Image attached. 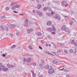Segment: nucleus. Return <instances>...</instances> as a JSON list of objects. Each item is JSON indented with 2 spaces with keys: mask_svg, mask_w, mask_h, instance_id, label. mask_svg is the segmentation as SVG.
Masks as SVG:
<instances>
[{
  "mask_svg": "<svg viewBox=\"0 0 77 77\" xmlns=\"http://www.w3.org/2000/svg\"><path fill=\"white\" fill-rule=\"evenodd\" d=\"M65 6L66 7H67V6H68V4H66V5H65Z\"/></svg>",
  "mask_w": 77,
  "mask_h": 77,
  "instance_id": "58",
  "label": "nucleus"
},
{
  "mask_svg": "<svg viewBox=\"0 0 77 77\" xmlns=\"http://www.w3.org/2000/svg\"><path fill=\"white\" fill-rule=\"evenodd\" d=\"M28 47L29 49V50H33V48H32V46L29 45H28Z\"/></svg>",
  "mask_w": 77,
  "mask_h": 77,
  "instance_id": "14",
  "label": "nucleus"
},
{
  "mask_svg": "<svg viewBox=\"0 0 77 77\" xmlns=\"http://www.w3.org/2000/svg\"><path fill=\"white\" fill-rule=\"evenodd\" d=\"M51 56H54V55L53 54H51Z\"/></svg>",
  "mask_w": 77,
  "mask_h": 77,
  "instance_id": "64",
  "label": "nucleus"
},
{
  "mask_svg": "<svg viewBox=\"0 0 77 77\" xmlns=\"http://www.w3.org/2000/svg\"><path fill=\"white\" fill-rule=\"evenodd\" d=\"M45 69H48L50 67H49V66H45Z\"/></svg>",
  "mask_w": 77,
  "mask_h": 77,
  "instance_id": "15",
  "label": "nucleus"
},
{
  "mask_svg": "<svg viewBox=\"0 0 77 77\" xmlns=\"http://www.w3.org/2000/svg\"><path fill=\"white\" fill-rule=\"evenodd\" d=\"M2 56H3V57H5V56H6V54H3Z\"/></svg>",
  "mask_w": 77,
  "mask_h": 77,
  "instance_id": "48",
  "label": "nucleus"
},
{
  "mask_svg": "<svg viewBox=\"0 0 77 77\" xmlns=\"http://www.w3.org/2000/svg\"><path fill=\"white\" fill-rule=\"evenodd\" d=\"M48 8H49V7H47L46 8H44L43 9V11H47L48 9Z\"/></svg>",
  "mask_w": 77,
  "mask_h": 77,
  "instance_id": "12",
  "label": "nucleus"
},
{
  "mask_svg": "<svg viewBox=\"0 0 77 77\" xmlns=\"http://www.w3.org/2000/svg\"><path fill=\"white\" fill-rule=\"evenodd\" d=\"M45 42V41L44 40H41V43H42V44H44V42Z\"/></svg>",
  "mask_w": 77,
  "mask_h": 77,
  "instance_id": "30",
  "label": "nucleus"
},
{
  "mask_svg": "<svg viewBox=\"0 0 77 77\" xmlns=\"http://www.w3.org/2000/svg\"><path fill=\"white\" fill-rule=\"evenodd\" d=\"M33 76L34 77H36V74L34 73L33 74H32Z\"/></svg>",
  "mask_w": 77,
  "mask_h": 77,
  "instance_id": "43",
  "label": "nucleus"
},
{
  "mask_svg": "<svg viewBox=\"0 0 77 77\" xmlns=\"http://www.w3.org/2000/svg\"><path fill=\"white\" fill-rule=\"evenodd\" d=\"M11 67H15V65H11Z\"/></svg>",
  "mask_w": 77,
  "mask_h": 77,
  "instance_id": "37",
  "label": "nucleus"
},
{
  "mask_svg": "<svg viewBox=\"0 0 77 77\" xmlns=\"http://www.w3.org/2000/svg\"><path fill=\"white\" fill-rule=\"evenodd\" d=\"M16 35H17L18 36V35H19V32H17L16 33Z\"/></svg>",
  "mask_w": 77,
  "mask_h": 77,
  "instance_id": "53",
  "label": "nucleus"
},
{
  "mask_svg": "<svg viewBox=\"0 0 77 77\" xmlns=\"http://www.w3.org/2000/svg\"><path fill=\"white\" fill-rule=\"evenodd\" d=\"M5 10L6 11H8V10H9V8L8 7H6L5 8Z\"/></svg>",
  "mask_w": 77,
  "mask_h": 77,
  "instance_id": "32",
  "label": "nucleus"
},
{
  "mask_svg": "<svg viewBox=\"0 0 77 77\" xmlns=\"http://www.w3.org/2000/svg\"><path fill=\"white\" fill-rule=\"evenodd\" d=\"M33 13H35V12H36L35 11V10H33Z\"/></svg>",
  "mask_w": 77,
  "mask_h": 77,
  "instance_id": "57",
  "label": "nucleus"
},
{
  "mask_svg": "<svg viewBox=\"0 0 77 77\" xmlns=\"http://www.w3.org/2000/svg\"><path fill=\"white\" fill-rule=\"evenodd\" d=\"M16 26H15V25H14L12 24L11 26V27H12V28H15Z\"/></svg>",
  "mask_w": 77,
  "mask_h": 77,
  "instance_id": "27",
  "label": "nucleus"
},
{
  "mask_svg": "<svg viewBox=\"0 0 77 77\" xmlns=\"http://www.w3.org/2000/svg\"><path fill=\"white\" fill-rule=\"evenodd\" d=\"M27 33H29V34L31 33V32H30V29H27Z\"/></svg>",
  "mask_w": 77,
  "mask_h": 77,
  "instance_id": "22",
  "label": "nucleus"
},
{
  "mask_svg": "<svg viewBox=\"0 0 77 77\" xmlns=\"http://www.w3.org/2000/svg\"><path fill=\"white\" fill-rule=\"evenodd\" d=\"M32 74H34V72L33 71H32Z\"/></svg>",
  "mask_w": 77,
  "mask_h": 77,
  "instance_id": "62",
  "label": "nucleus"
},
{
  "mask_svg": "<svg viewBox=\"0 0 77 77\" xmlns=\"http://www.w3.org/2000/svg\"><path fill=\"white\" fill-rule=\"evenodd\" d=\"M73 51H74V50L72 49H70L69 51L70 53H73Z\"/></svg>",
  "mask_w": 77,
  "mask_h": 77,
  "instance_id": "23",
  "label": "nucleus"
},
{
  "mask_svg": "<svg viewBox=\"0 0 77 77\" xmlns=\"http://www.w3.org/2000/svg\"><path fill=\"white\" fill-rule=\"evenodd\" d=\"M37 14L38 15H39V16H40V17H41L42 16V12H40L39 11H37Z\"/></svg>",
  "mask_w": 77,
  "mask_h": 77,
  "instance_id": "7",
  "label": "nucleus"
},
{
  "mask_svg": "<svg viewBox=\"0 0 77 77\" xmlns=\"http://www.w3.org/2000/svg\"><path fill=\"white\" fill-rule=\"evenodd\" d=\"M52 63H54V64H56V63H58V62L56 60H54L53 61Z\"/></svg>",
  "mask_w": 77,
  "mask_h": 77,
  "instance_id": "17",
  "label": "nucleus"
},
{
  "mask_svg": "<svg viewBox=\"0 0 77 77\" xmlns=\"http://www.w3.org/2000/svg\"><path fill=\"white\" fill-rule=\"evenodd\" d=\"M64 51L66 54H68V52L66 50H64Z\"/></svg>",
  "mask_w": 77,
  "mask_h": 77,
  "instance_id": "24",
  "label": "nucleus"
},
{
  "mask_svg": "<svg viewBox=\"0 0 77 77\" xmlns=\"http://www.w3.org/2000/svg\"><path fill=\"white\" fill-rule=\"evenodd\" d=\"M6 30H7V31H8V27H6Z\"/></svg>",
  "mask_w": 77,
  "mask_h": 77,
  "instance_id": "52",
  "label": "nucleus"
},
{
  "mask_svg": "<svg viewBox=\"0 0 77 77\" xmlns=\"http://www.w3.org/2000/svg\"><path fill=\"white\" fill-rule=\"evenodd\" d=\"M37 9H39L41 7H42V6L41 5L39 4L37 5Z\"/></svg>",
  "mask_w": 77,
  "mask_h": 77,
  "instance_id": "16",
  "label": "nucleus"
},
{
  "mask_svg": "<svg viewBox=\"0 0 77 77\" xmlns=\"http://www.w3.org/2000/svg\"><path fill=\"white\" fill-rule=\"evenodd\" d=\"M38 47L40 49H41V50H42V48L41 47L39 46Z\"/></svg>",
  "mask_w": 77,
  "mask_h": 77,
  "instance_id": "42",
  "label": "nucleus"
},
{
  "mask_svg": "<svg viewBox=\"0 0 77 77\" xmlns=\"http://www.w3.org/2000/svg\"><path fill=\"white\" fill-rule=\"evenodd\" d=\"M4 69H3V71H5H5H8V68H3Z\"/></svg>",
  "mask_w": 77,
  "mask_h": 77,
  "instance_id": "18",
  "label": "nucleus"
},
{
  "mask_svg": "<svg viewBox=\"0 0 77 77\" xmlns=\"http://www.w3.org/2000/svg\"><path fill=\"white\" fill-rule=\"evenodd\" d=\"M7 66H8V68H11V65H10L9 64H7Z\"/></svg>",
  "mask_w": 77,
  "mask_h": 77,
  "instance_id": "31",
  "label": "nucleus"
},
{
  "mask_svg": "<svg viewBox=\"0 0 77 77\" xmlns=\"http://www.w3.org/2000/svg\"><path fill=\"white\" fill-rule=\"evenodd\" d=\"M10 35H11V36H13V35H12V34H10Z\"/></svg>",
  "mask_w": 77,
  "mask_h": 77,
  "instance_id": "61",
  "label": "nucleus"
},
{
  "mask_svg": "<svg viewBox=\"0 0 77 77\" xmlns=\"http://www.w3.org/2000/svg\"><path fill=\"white\" fill-rule=\"evenodd\" d=\"M48 38L49 39H51V37L50 35L48 36Z\"/></svg>",
  "mask_w": 77,
  "mask_h": 77,
  "instance_id": "38",
  "label": "nucleus"
},
{
  "mask_svg": "<svg viewBox=\"0 0 77 77\" xmlns=\"http://www.w3.org/2000/svg\"><path fill=\"white\" fill-rule=\"evenodd\" d=\"M60 46H61V47H63L64 46V44L62 43H60Z\"/></svg>",
  "mask_w": 77,
  "mask_h": 77,
  "instance_id": "34",
  "label": "nucleus"
},
{
  "mask_svg": "<svg viewBox=\"0 0 77 77\" xmlns=\"http://www.w3.org/2000/svg\"><path fill=\"white\" fill-rule=\"evenodd\" d=\"M48 71L49 74H51L52 73H54L55 72V70L53 68V67L52 66H51L50 69H49Z\"/></svg>",
  "mask_w": 77,
  "mask_h": 77,
  "instance_id": "2",
  "label": "nucleus"
},
{
  "mask_svg": "<svg viewBox=\"0 0 77 77\" xmlns=\"http://www.w3.org/2000/svg\"><path fill=\"white\" fill-rule=\"evenodd\" d=\"M71 43L72 44H73V45H74V43H75V42H74V40H73L71 42Z\"/></svg>",
  "mask_w": 77,
  "mask_h": 77,
  "instance_id": "26",
  "label": "nucleus"
},
{
  "mask_svg": "<svg viewBox=\"0 0 77 77\" xmlns=\"http://www.w3.org/2000/svg\"><path fill=\"white\" fill-rule=\"evenodd\" d=\"M77 51H75V52H74V54H76V52Z\"/></svg>",
  "mask_w": 77,
  "mask_h": 77,
  "instance_id": "59",
  "label": "nucleus"
},
{
  "mask_svg": "<svg viewBox=\"0 0 77 77\" xmlns=\"http://www.w3.org/2000/svg\"><path fill=\"white\" fill-rule=\"evenodd\" d=\"M53 47L55 49H56V48H57L56 47V45H54Z\"/></svg>",
  "mask_w": 77,
  "mask_h": 77,
  "instance_id": "36",
  "label": "nucleus"
},
{
  "mask_svg": "<svg viewBox=\"0 0 77 77\" xmlns=\"http://www.w3.org/2000/svg\"><path fill=\"white\" fill-rule=\"evenodd\" d=\"M48 53H49V52H48V51H45V53H46V54H48Z\"/></svg>",
  "mask_w": 77,
  "mask_h": 77,
  "instance_id": "47",
  "label": "nucleus"
},
{
  "mask_svg": "<svg viewBox=\"0 0 77 77\" xmlns=\"http://www.w3.org/2000/svg\"><path fill=\"white\" fill-rule=\"evenodd\" d=\"M70 24H71V25H72V23H74V22H70L69 23Z\"/></svg>",
  "mask_w": 77,
  "mask_h": 77,
  "instance_id": "41",
  "label": "nucleus"
},
{
  "mask_svg": "<svg viewBox=\"0 0 77 77\" xmlns=\"http://www.w3.org/2000/svg\"><path fill=\"white\" fill-rule=\"evenodd\" d=\"M58 52H59V53H61V50H60V49H59Z\"/></svg>",
  "mask_w": 77,
  "mask_h": 77,
  "instance_id": "45",
  "label": "nucleus"
},
{
  "mask_svg": "<svg viewBox=\"0 0 77 77\" xmlns=\"http://www.w3.org/2000/svg\"><path fill=\"white\" fill-rule=\"evenodd\" d=\"M54 2L55 3H58V1H54Z\"/></svg>",
  "mask_w": 77,
  "mask_h": 77,
  "instance_id": "39",
  "label": "nucleus"
},
{
  "mask_svg": "<svg viewBox=\"0 0 77 77\" xmlns=\"http://www.w3.org/2000/svg\"><path fill=\"white\" fill-rule=\"evenodd\" d=\"M52 34H53V35H54L55 34V32H51Z\"/></svg>",
  "mask_w": 77,
  "mask_h": 77,
  "instance_id": "50",
  "label": "nucleus"
},
{
  "mask_svg": "<svg viewBox=\"0 0 77 77\" xmlns=\"http://www.w3.org/2000/svg\"><path fill=\"white\" fill-rule=\"evenodd\" d=\"M39 77H44L43 76L40 75L39 76Z\"/></svg>",
  "mask_w": 77,
  "mask_h": 77,
  "instance_id": "60",
  "label": "nucleus"
},
{
  "mask_svg": "<svg viewBox=\"0 0 77 77\" xmlns=\"http://www.w3.org/2000/svg\"><path fill=\"white\" fill-rule=\"evenodd\" d=\"M42 2H45V1H46V0H42Z\"/></svg>",
  "mask_w": 77,
  "mask_h": 77,
  "instance_id": "63",
  "label": "nucleus"
},
{
  "mask_svg": "<svg viewBox=\"0 0 77 77\" xmlns=\"http://www.w3.org/2000/svg\"><path fill=\"white\" fill-rule=\"evenodd\" d=\"M5 66L3 65V64L1 63H0V71L2 70V68H4Z\"/></svg>",
  "mask_w": 77,
  "mask_h": 77,
  "instance_id": "6",
  "label": "nucleus"
},
{
  "mask_svg": "<svg viewBox=\"0 0 77 77\" xmlns=\"http://www.w3.org/2000/svg\"><path fill=\"white\" fill-rule=\"evenodd\" d=\"M75 46L77 47V42H75L74 44Z\"/></svg>",
  "mask_w": 77,
  "mask_h": 77,
  "instance_id": "33",
  "label": "nucleus"
},
{
  "mask_svg": "<svg viewBox=\"0 0 77 77\" xmlns=\"http://www.w3.org/2000/svg\"><path fill=\"white\" fill-rule=\"evenodd\" d=\"M66 2H64V1L62 2V4H63V5H65V3Z\"/></svg>",
  "mask_w": 77,
  "mask_h": 77,
  "instance_id": "40",
  "label": "nucleus"
},
{
  "mask_svg": "<svg viewBox=\"0 0 77 77\" xmlns=\"http://www.w3.org/2000/svg\"><path fill=\"white\" fill-rule=\"evenodd\" d=\"M28 19L26 18L25 19L24 23V27H27L28 26Z\"/></svg>",
  "mask_w": 77,
  "mask_h": 77,
  "instance_id": "4",
  "label": "nucleus"
},
{
  "mask_svg": "<svg viewBox=\"0 0 77 77\" xmlns=\"http://www.w3.org/2000/svg\"><path fill=\"white\" fill-rule=\"evenodd\" d=\"M16 45H13V46L11 47V49H13L14 48H15L16 47Z\"/></svg>",
  "mask_w": 77,
  "mask_h": 77,
  "instance_id": "20",
  "label": "nucleus"
},
{
  "mask_svg": "<svg viewBox=\"0 0 77 77\" xmlns=\"http://www.w3.org/2000/svg\"><path fill=\"white\" fill-rule=\"evenodd\" d=\"M51 54V53H50V52H49L48 53V54H49V55H50L51 56V54Z\"/></svg>",
  "mask_w": 77,
  "mask_h": 77,
  "instance_id": "46",
  "label": "nucleus"
},
{
  "mask_svg": "<svg viewBox=\"0 0 77 77\" xmlns=\"http://www.w3.org/2000/svg\"><path fill=\"white\" fill-rule=\"evenodd\" d=\"M40 62H41V63L42 64H43V63H45V61H44V60H43V59L41 60H40Z\"/></svg>",
  "mask_w": 77,
  "mask_h": 77,
  "instance_id": "19",
  "label": "nucleus"
},
{
  "mask_svg": "<svg viewBox=\"0 0 77 77\" xmlns=\"http://www.w3.org/2000/svg\"><path fill=\"white\" fill-rule=\"evenodd\" d=\"M13 12H14V13H16V14H18V12L15 11H13Z\"/></svg>",
  "mask_w": 77,
  "mask_h": 77,
  "instance_id": "44",
  "label": "nucleus"
},
{
  "mask_svg": "<svg viewBox=\"0 0 77 77\" xmlns=\"http://www.w3.org/2000/svg\"><path fill=\"white\" fill-rule=\"evenodd\" d=\"M7 26H9V27H12V24H10V23H8L7 24Z\"/></svg>",
  "mask_w": 77,
  "mask_h": 77,
  "instance_id": "25",
  "label": "nucleus"
},
{
  "mask_svg": "<svg viewBox=\"0 0 77 77\" xmlns=\"http://www.w3.org/2000/svg\"><path fill=\"white\" fill-rule=\"evenodd\" d=\"M31 33H32V31H33V29L31 28L29 29Z\"/></svg>",
  "mask_w": 77,
  "mask_h": 77,
  "instance_id": "29",
  "label": "nucleus"
},
{
  "mask_svg": "<svg viewBox=\"0 0 77 77\" xmlns=\"http://www.w3.org/2000/svg\"><path fill=\"white\" fill-rule=\"evenodd\" d=\"M0 28L2 30H5V27L3 26L2 25H1L0 26Z\"/></svg>",
  "mask_w": 77,
  "mask_h": 77,
  "instance_id": "13",
  "label": "nucleus"
},
{
  "mask_svg": "<svg viewBox=\"0 0 77 77\" xmlns=\"http://www.w3.org/2000/svg\"><path fill=\"white\" fill-rule=\"evenodd\" d=\"M55 55H56L57 56V55H58V53H55Z\"/></svg>",
  "mask_w": 77,
  "mask_h": 77,
  "instance_id": "55",
  "label": "nucleus"
},
{
  "mask_svg": "<svg viewBox=\"0 0 77 77\" xmlns=\"http://www.w3.org/2000/svg\"><path fill=\"white\" fill-rule=\"evenodd\" d=\"M11 6H12L13 7L12 8V10H15V9L14 8H19L20 7L19 6V5L17 4H14V3H12L11 4Z\"/></svg>",
  "mask_w": 77,
  "mask_h": 77,
  "instance_id": "3",
  "label": "nucleus"
},
{
  "mask_svg": "<svg viewBox=\"0 0 77 77\" xmlns=\"http://www.w3.org/2000/svg\"><path fill=\"white\" fill-rule=\"evenodd\" d=\"M1 19H2V20H6V18L5 17V16H3L2 17Z\"/></svg>",
  "mask_w": 77,
  "mask_h": 77,
  "instance_id": "21",
  "label": "nucleus"
},
{
  "mask_svg": "<svg viewBox=\"0 0 77 77\" xmlns=\"http://www.w3.org/2000/svg\"><path fill=\"white\" fill-rule=\"evenodd\" d=\"M24 62H26H26H29L31 61V58H30V57L27 58L26 59V58H24Z\"/></svg>",
  "mask_w": 77,
  "mask_h": 77,
  "instance_id": "5",
  "label": "nucleus"
},
{
  "mask_svg": "<svg viewBox=\"0 0 77 77\" xmlns=\"http://www.w3.org/2000/svg\"><path fill=\"white\" fill-rule=\"evenodd\" d=\"M36 35H38V36H41V35H42V33H41V32H36Z\"/></svg>",
  "mask_w": 77,
  "mask_h": 77,
  "instance_id": "11",
  "label": "nucleus"
},
{
  "mask_svg": "<svg viewBox=\"0 0 77 77\" xmlns=\"http://www.w3.org/2000/svg\"><path fill=\"white\" fill-rule=\"evenodd\" d=\"M64 68H63V69H60V71H63V70L64 69Z\"/></svg>",
  "mask_w": 77,
  "mask_h": 77,
  "instance_id": "56",
  "label": "nucleus"
},
{
  "mask_svg": "<svg viewBox=\"0 0 77 77\" xmlns=\"http://www.w3.org/2000/svg\"><path fill=\"white\" fill-rule=\"evenodd\" d=\"M52 23L51 21H48L47 22V25L49 26H51Z\"/></svg>",
  "mask_w": 77,
  "mask_h": 77,
  "instance_id": "10",
  "label": "nucleus"
},
{
  "mask_svg": "<svg viewBox=\"0 0 77 77\" xmlns=\"http://www.w3.org/2000/svg\"><path fill=\"white\" fill-rule=\"evenodd\" d=\"M33 66H36V63L35 62H34L32 63Z\"/></svg>",
  "mask_w": 77,
  "mask_h": 77,
  "instance_id": "28",
  "label": "nucleus"
},
{
  "mask_svg": "<svg viewBox=\"0 0 77 77\" xmlns=\"http://www.w3.org/2000/svg\"><path fill=\"white\" fill-rule=\"evenodd\" d=\"M48 11H51V10L49 8H48Z\"/></svg>",
  "mask_w": 77,
  "mask_h": 77,
  "instance_id": "51",
  "label": "nucleus"
},
{
  "mask_svg": "<svg viewBox=\"0 0 77 77\" xmlns=\"http://www.w3.org/2000/svg\"><path fill=\"white\" fill-rule=\"evenodd\" d=\"M52 29H53L54 31H56V29L53 26L52 27Z\"/></svg>",
  "mask_w": 77,
  "mask_h": 77,
  "instance_id": "35",
  "label": "nucleus"
},
{
  "mask_svg": "<svg viewBox=\"0 0 77 77\" xmlns=\"http://www.w3.org/2000/svg\"><path fill=\"white\" fill-rule=\"evenodd\" d=\"M39 67L41 69H44V65L42 64L41 63L39 65Z\"/></svg>",
  "mask_w": 77,
  "mask_h": 77,
  "instance_id": "9",
  "label": "nucleus"
},
{
  "mask_svg": "<svg viewBox=\"0 0 77 77\" xmlns=\"http://www.w3.org/2000/svg\"><path fill=\"white\" fill-rule=\"evenodd\" d=\"M55 17L57 20L58 19V17H57V16H55Z\"/></svg>",
  "mask_w": 77,
  "mask_h": 77,
  "instance_id": "49",
  "label": "nucleus"
},
{
  "mask_svg": "<svg viewBox=\"0 0 77 77\" xmlns=\"http://www.w3.org/2000/svg\"><path fill=\"white\" fill-rule=\"evenodd\" d=\"M62 30H64L65 33H66V34H68V33H70V30L69 29L67 28H66V26H63L61 28Z\"/></svg>",
  "mask_w": 77,
  "mask_h": 77,
  "instance_id": "1",
  "label": "nucleus"
},
{
  "mask_svg": "<svg viewBox=\"0 0 77 77\" xmlns=\"http://www.w3.org/2000/svg\"><path fill=\"white\" fill-rule=\"evenodd\" d=\"M51 14L52 15H53L54 14V12L53 11L51 12Z\"/></svg>",
  "mask_w": 77,
  "mask_h": 77,
  "instance_id": "54",
  "label": "nucleus"
},
{
  "mask_svg": "<svg viewBox=\"0 0 77 77\" xmlns=\"http://www.w3.org/2000/svg\"><path fill=\"white\" fill-rule=\"evenodd\" d=\"M47 30H48L49 32H53V29L51 28H48V29H46Z\"/></svg>",
  "mask_w": 77,
  "mask_h": 77,
  "instance_id": "8",
  "label": "nucleus"
}]
</instances>
